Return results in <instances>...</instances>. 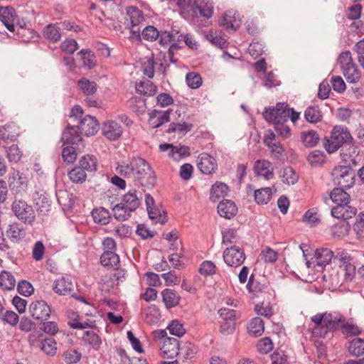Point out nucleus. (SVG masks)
Masks as SVG:
<instances>
[{"label":"nucleus","instance_id":"obj_32","mask_svg":"<svg viewBox=\"0 0 364 364\" xmlns=\"http://www.w3.org/2000/svg\"><path fill=\"white\" fill-rule=\"evenodd\" d=\"M77 86L85 96L94 95L97 90V83L86 77H82L77 82Z\"/></svg>","mask_w":364,"mask_h":364},{"label":"nucleus","instance_id":"obj_39","mask_svg":"<svg viewBox=\"0 0 364 364\" xmlns=\"http://www.w3.org/2000/svg\"><path fill=\"white\" fill-rule=\"evenodd\" d=\"M341 70L348 82L354 83L359 80L360 75L355 63L350 64Z\"/></svg>","mask_w":364,"mask_h":364},{"label":"nucleus","instance_id":"obj_46","mask_svg":"<svg viewBox=\"0 0 364 364\" xmlns=\"http://www.w3.org/2000/svg\"><path fill=\"white\" fill-rule=\"evenodd\" d=\"M198 351V348L192 343L186 342L179 346V354H182L185 360H191Z\"/></svg>","mask_w":364,"mask_h":364},{"label":"nucleus","instance_id":"obj_34","mask_svg":"<svg viewBox=\"0 0 364 364\" xmlns=\"http://www.w3.org/2000/svg\"><path fill=\"white\" fill-rule=\"evenodd\" d=\"M247 330L251 336L258 337L262 335L264 330V323L259 317L253 318L247 326Z\"/></svg>","mask_w":364,"mask_h":364},{"label":"nucleus","instance_id":"obj_6","mask_svg":"<svg viewBox=\"0 0 364 364\" xmlns=\"http://www.w3.org/2000/svg\"><path fill=\"white\" fill-rule=\"evenodd\" d=\"M332 176L334 184L342 188L348 189L355 183V171L350 166L335 167L332 171Z\"/></svg>","mask_w":364,"mask_h":364},{"label":"nucleus","instance_id":"obj_11","mask_svg":"<svg viewBox=\"0 0 364 364\" xmlns=\"http://www.w3.org/2000/svg\"><path fill=\"white\" fill-rule=\"evenodd\" d=\"M197 166L204 174H211L218 167L215 159L207 153H202L198 156Z\"/></svg>","mask_w":364,"mask_h":364},{"label":"nucleus","instance_id":"obj_16","mask_svg":"<svg viewBox=\"0 0 364 364\" xmlns=\"http://www.w3.org/2000/svg\"><path fill=\"white\" fill-rule=\"evenodd\" d=\"M340 329L341 333L346 337L358 336L363 332L362 328L356 323L353 318H349L348 319L345 318Z\"/></svg>","mask_w":364,"mask_h":364},{"label":"nucleus","instance_id":"obj_63","mask_svg":"<svg viewBox=\"0 0 364 364\" xmlns=\"http://www.w3.org/2000/svg\"><path fill=\"white\" fill-rule=\"evenodd\" d=\"M82 339L93 346H99L101 343L99 336L93 331H87L82 336Z\"/></svg>","mask_w":364,"mask_h":364},{"label":"nucleus","instance_id":"obj_15","mask_svg":"<svg viewBox=\"0 0 364 364\" xmlns=\"http://www.w3.org/2000/svg\"><path fill=\"white\" fill-rule=\"evenodd\" d=\"M126 15L125 23L131 27H136L144 21L143 11L134 6H130L127 8Z\"/></svg>","mask_w":364,"mask_h":364},{"label":"nucleus","instance_id":"obj_27","mask_svg":"<svg viewBox=\"0 0 364 364\" xmlns=\"http://www.w3.org/2000/svg\"><path fill=\"white\" fill-rule=\"evenodd\" d=\"M334 253L328 248L317 249L315 252V259L316 265L325 267L328 264L333 258L335 259Z\"/></svg>","mask_w":364,"mask_h":364},{"label":"nucleus","instance_id":"obj_31","mask_svg":"<svg viewBox=\"0 0 364 364\" xmlns=\"http://www.w3.org/2000/svg\"><path fill=\"white\" fill-rule=\"evenodd\" d=\"M101 264L107 268L118 269L119 265V257L115 252H103L100 257Z\"/></svg>","mask_w":364,"mask_h":364},{"label":"nucleus","instance_id":"obj_5","mask_svg":"<svg viewBox=\"0 0 364 364\" xmlns=\"http://www.w3.org/2000/svg\"><path fill=\"white\" fill-rule=\"evenodd\" d=\"M353 141V136L347 127L336 126L329 139H325L323 146L329 154L334 153L343 144H350Z\"/></svg>","mask_w":364,"mask_h":364},{"label":"nucleus","instance_id":"obj_51","mask_svg":"<svg viewBox=\"0 0 364 364\" xmlns=\"http://www.w3.org/2000/svg\"><path fill=\"white\" fill-rule=\"evenodd\" d=\"M6 156L10 162H18L21 156L22 152L16 144H12L6 147Z\"/></svg>","mask_w":364,"mask_h":364},{"label":"nucleus","instance_id":"obj_43","mask_svg":"<svg viewBox=\"0 0 364 364\" xmlns=\"http://www.w3.org/2000/svg\"><path fill=\"white\" fill-rule=\"evenodd\" d=\"M35 200L37 210L40 213L46 215L50 210L51 202L46 195L41 194Z\"/></svg>","mask_w":364,"mask_h":364},{"label":"nucleus","instance_id":"obj_56","mask_svg":"<svg viewBox=\"0 0 364 364\" xmlns=\"http://www.w3.org/2000/svg\"><path fill=\"white\" fill-rule=\"evenodd\" d=\"M218 314L223 321H232L235 323L237 318L240 316V314L235 310L228 308H221L218 311Z\"/></svg>","mask_w":364,"mask_h":364},{"label":"nucleus","instance_id":"obj_22","mask_svg":"<svg viewBox=\"0 0 364 364\" xmlns=\"http://www.w3.org/2000/svg\"><path fill=\"white\" fill-rule=\"evenodd\" d=\"M169 114L170 112L168 110L161 112L154 109L149 113V124L154 128H158L170 121Z\"/></svg>","mask_w":364,"mask_h":364},{"label":"nucleus","instance_id":"obj_20","mask_svg":"<svg viewBox=\"0 0 364 364\" xmlns=\"http://www.w3.org/2000/svg\"><path fill=\"white\" fill-rule=\"evenodd\" d=\"M220 25L226 30L235 31L240 26V20L234 11H228L223 14Z\"/></svg>","mask_w":364,"mask_h":364},{"label":"nucleus","instance_id":"obj_36","mask_svg":"<svg viewBox=\"0 0 364 364\" xmlns=\"http://www.w3.org/2000/svg\"><path fill=\"white\" fill-rule=\"evenodd\" d=\"M136 90L141 95L152 96L156 92L157 87L151 81L145 80L136 84Z\"/></svg>","mask_w":364,"mask_h":364},{"label":"nucleus","instance_id":"obj_42","mask_svg":"<svg viewBox=\"0 0 364 364\" xmlns=\"http://www.w3.org/2000/svg\"><path fill=\"white\" fill-rule=\"evenodd\" d=\"M16 285L14 277L9 272L2 271L0 273V287L5 290H11Z\"/></svg>","mask_w":364,"mask_h":364},{"label":"nucleus","instance_id":"obj_19","mask_svg":"<svg viewBox=\"0 0 364 364\" xmlns=\"http://www.w3.org/2000/svg\"><path fill=\"white\" fill-rule=\"evenodd\" d=\"M254 171L256 175L262 176L267 180H269L274 176L272 163L267 160H257L255 164Z\"/></svg>","mask_w":364,"mask_h":364},{"label":"nucleus","instance_id":"obj_50","mask_svg":"<svg viewBox=\"0 0 364 364\" xmlns=\"http://www.w3.org/2000/svg\"><path fill=\"white\" fill-rule=\"evenodd\" d=\"M347 220L343 219V221L334 225L332 227V233L335 237H343L346 235L349 231L350 225Z\"/></svg>","mask_w":364,"mask_h":364},{"label":"nucleus","instance_id":"obj_18","mask_svg":"<svg viewBox=\"0 0 364 364\" xmlns=\"http://www.w3.org/2000/svg\"><path fill=\"white\" fill-rule=\"evenodd\" d=\"M10 189L16 193H19L24 190L27 186L26 178L20 173L19 171H14L8 180Z\"/></svg>","mask_w":364,"mask_h":364},{"label":"nucleus","instance_id":"obj_64","mask_svg":"<svg viewBox=\"0 0 364 364\" xmlns=\"http://www.w3.org/2000/svg\"><path fill=\"white\" fill-rule=\"evenodd\" d=\"M261 255L265 262L274 263L277 260L279 254L273 249L267 247L262 251Z\"/></svg>","mask_w":364,"mask_h":364},{"label":"nucleus","instance_id":"obj_60","mask_svg":"<svg viewBox=\"0 0 364 364\" xmlns=\"http://www.w3.org/2000/svg\"><path fill=\"white\" fill-rule=\"evenodd\" d=\"M141 34L144 40L155 41L158 40L159 31L153 26H148L142 31Z\"/></svg>","mask_w":364,"mask_h":364},{"label":"nucleus","instance_id":"obj_23","mask_svg":"<svg viewBox=\"0 0 364 364\" xmlns=\"http://www.w3.org/2000/svg\"><path fill=\"white\" fill-rule=\"evenodd\" d=\"M15 18V11L12 7L0 6V21L4 24L6 28L11 32L15 30L14 21Z\"/></svg>","mask_w":364,"mask_h":364},{"label":"nucleus","instance_id":"obj_37","mask_svg":"<svg viewBox=\"0 0 364 364\" xmlns=\"http://www.w3.org/2000/svg\"><path fill=\"white\" fill-rule=\"evenodd\" d=\"M305 119L310 123H317L322 119V114L318 106H309L304 112Z\"/></svg>","mask_w":364,"mask_h":364},{"label":"nucleus","instance_id":"obj_62","mask_svg":"<svg viewBox=\"0 0 364 364\" xmlns=\"http://www.w3.org/2000/svg\"><path fill=\"white\" fill-rule=\"evenodd\" d=\"M64 360L68 363H77L81 358V353H79L77 350L75 349H69L65 351L63 353Z\"/></svg>","mask_w":364,"mask_h":364},{"label":"nucleus","instance_id":"obj_30","mask_svg":"<svg viewBox=\"0 0 364 364\" xmlns=\"http://www.w3.org/2000/svg\"><path fill=\"white\" fill-rule=\"evenodd\" d=\"M92 216L96 223L107 225L111 219V214L108 210L103 207L97 208L92 210Z\"/></svg>","mask_w":364,"mask_h":364},{"label":"nucleus","instance_id":"obj_40","mask_svg":"<svg viewBox=\"0 0 364 364\" xmlns=\"http://www.w3.org/2000/svg\"><path fill=\"white\" fill-rule=\"evenodd\" d=\"M301 139L303 144L306 147H313L316 146L319 141L318 134L314 130L303 132L301 135Z\"/></svg>","mask_w":364,"mask_h":364},{"label":"nucleus","instance_id":"obj_26","mask_svg":"<svg viewBox=\"0 0 364 364\" xmlns=\"http://www.w3.org/2000/svg\"><path fill=\"white\" fill-rule=\"evenodd\" d=\"M53 290L60 295H68L73 291V284L70 279L63 277L55 281Z\"/></svg>","mask_w":364,"mask_h":364},{"label":"nucleus","instance_id":"obj_52","mask_svg":"<svg viewBox=\"0 0 364 364\" xmlns=\"http://www.w3.org/2000/svg\"><path fill=\"white\" fill-rule=\"evenodd\" d=\"M78 54L82 55L83 67L91 69L95 65V56L90 50H82Z\"/></svg>","mask_w":364,"mask_h":364},{"label":"nucleus","instance_id":"obj_49","mask_svg":"<svg viewBox=\"0 0 364 364\" xmlns=\"http://www.w3.org/2000/svg\"><path fill=\"white\" fill-rule=\"evenodd\" d=\"M149 218L155 223L164 224L167 221V215L163 210L162 212L155 206L153 208L147 210Z\"/></svg>","mask_w":364,"mask_h":364},{"label":"nucleus","instance_id":"obj_28","mask_svg":"<svg viewBox=\"0 0 364 364\" xmlns=\"http://www.w3.org/2000/svg\"><path fill=\"white\" fill-rule=\"evenodd\" d=\"M119 204L122 205V206L132 213L139 206L140 200L136 195L135 191H129L123 196Z\"/></svg>","mask_w":364,"mask_h":364},{"label":"nucleus","instance_id":"obj_38","mask_svg":"<svg viewBox=\"0 0 364 364\" xmlns=\"http://www.w3.org/2000/svg\"><path fill=\"white\" fill-rule=\"evenodd\" d=\"M79 166L86 172H94L97 170V160L90 155L84 156L79 161Z\"/></svg>","mask_w":364,"mask_h":364},{"label":"nucleus","instance_id":"obj_9","mask_svg":"<svg viewBox=\"0 0 364 364\" xmlns=\"http://www.w3.org/2000/svg\"><path fill=\"white\" fill-rule=\"evenodd\" d=\"M223 257L225 264L230 267H239L245 259L244 250L235 245L226 248Z\"/></svg>","mask_w":364,"mask_h":364},{"label":"nucleus","instance_id":"obj_17","mask_svg":"<svg viewBox=\"0 0 364 364\" xmlns=\"http://www.w3.org/2000/svg\"><path fill=\"white\" fill-rule=\"evenodd\" d=\"M161 351L164 357L167 358H173L179 355L178 341L174 338H167L164 341Z\"/></svg>","mask_w":364,"mask_h":364},{"label":"nucleus","instance_id":"obj_12","mask_svg":"<svg viewBox=\"0 0 364 364\" xmlns=\"http://www.w3.org/2000/svg\"><path fill=\"white\" fill-rule=\"evenodd\" d=\"M78 127L80 134L89 136L97 132L100 129V124L95 117L87 114L81 119Z\"/></svg>","mask_w":364,"mask_h":364},{"label":"nucleus","instance_id":"obj_61","mask_svg":"<svg viewBox=\"0 0 364 364\" xmlns=\"http://www.w3.org/2000/svg\"><path fill=\"white\" fill-rule=\"evenodd\" d=\"M272 348L273 343L269 337L261 338L257 344V350L264 354L268 353Z\"/></svg>","mask_w":364,"mask_h":364},{"label":"nucleus","instance_id":"obj_3","mask_svg":"<svg viewBox=\"0 0 364 364\" xmlns=\"http://www.w3.org/2000/svg\"><path fill=\"white\" fill-rule=\"evenodd\" d=\"M344 189L335 188L330 193V199L336 204L331 209V215L338 219L348 220L356 215L357 209L349 205L350 196Z\"/></svg>","mask_w":364,"mask_h":364},{"label":"nucleus","instance_id":"obj_7","mask_svg":"<svg viewBox=\"0 0 364 364\" xmlns=\"http://www.w3.org/2000/svg\"><path fill=\"white\" fill-rule=\"evenodd\" d=\"M11 210L15 216L24 223L32 225L36 220L33 208L23 200H14L11 205Z\"/></svg>","mask_w":364,"mask_h":364},{"label":"nucleus","instance_id":"obj_8","mask_svg":"<svg viewBox=\"0 0 364 364\" xmlns=\"http://www.w3.org/2000/svg\"><path fill=\"white\" fill-rule=\"evenodd\" d=\"M263 116L268 122L274 124L287 122L289 118V107L285 102H278L275 107L266 108Z\"/></svg>","mask_w":364,"mask_h":364},{"label":"nucleus","instance_id":"obj_57","mask_svg":"<svg viewBox=\"0 0 364 364\" xmlns=\"http://www.w3.org/2000/svg\"><path fill=\"white\" fill-rule=\"evenodd\" d=\"M62 157L65 162L68 164L73 163L77 159L75 149L73 146H67L63 149Z\"/></svg>","mask_w":364,"mask_h":364},{"label":"nucleus","instance_id":"obj_58","mask_svg":"<svg viewBox=\"0 0 364 364\" xmlns=\"http://www.w3.org/2000/svg\"><path fill=\"white\" fill-rule=\"evenodd\" d=\"M193 128L192 124L183 122L181 123H171L167 130V133L171 134L172 132H178L180 133H186L191 130Z\"/></svg>","mask_w":364,"mask_h":364},{"label":"nucleus","instance_id":"obj_47","mask_svg":"<svg viewBox=\"0 0 364 364\" xmlns=\"http://www.w3.org/2000/svg\"><path fill=\"white\" fill-rule=\"evenodd\" d=\"M112 211L114 218L119 221H125L128 220L132 213L131 211L119 203H117L113 207Z\"/></svg>","mask_w":364,"mask_h":364},{"label":"nucleus","instance_id":"obj_41","mask_svg":"<svg viewBox=\"0 0 364 364\" xmlns=\"http://www.w3.org/2000/svg\"><path fill=\"white\" fill-rule=\"evenodd\" d=\"M129 108L137 114L144 113L146 110V102L141 97H133L127 101Z\"/></svg>","mask_w":364,"mask_h":364},{"label":"nucleus","instance_id":"obj_13","mask_svg":"<svg viewBox=\"0 0 364 364\" xmlns=\"http://www.w3.org/2000/svg\"><path fill=\"white\" fill-rule=\"evenodd\" d=\"M81 134L78 126L68 124L62 134L61 141L64 146L75 145L81 141Z\"/></svg>","mask_w":364,"mask_h":364},{"label":"nucleus","instance_id":"obj_4","mask_svg":"<svg viewBox=\"0 0 364 364\" xmlns=\"http://www.w3.org/2000/svg\"><path fill=\"white\" fill-rule=\"evenodd\" d=\"M335 260L338 261L340 269L339 274L342 275L338 277L337 284L343 285L353 281L356 274L354 258L346 251H338L335 255Z\"/></svg>","mask_w":364,"mask_h":364},{"label":"nucleus","instance_id":"obj_35","mask_svg":"<svg viewBox=\"0 0 364 364\" xmlns=\"http://www.w3.org/2000/svg\"><path fill=\"white\" fill-rule=\"evenodd\" d=\"M228 186L222 182H217L210 189V199L213 202L218 201L221 197H224L228 192Z\"/></svg>","mask_w":364,"mask_h":364},{"label":"nucleus","instance_id":"obj_1","mask_svg":"<svg viewBox=\"0 0 364 364\" xmlns=\"http://www.w3.org/2000/svg\"><path fill=\"white\" fill-rule=\"evenodd\" d=\"M116 171L120 176L138 181L148 188H153L156 182L155 173L151 166L141 157H134L129 163L123 162L119 164Z\"/></svg>","mask_w":364,"mask_h":364},{"label":"nucleus","instance_id":"obj_59","mask_svg":"<svg viewBox=\"0 0 364 364\" xmlns=\"http://www.w3.org/2000/svg\"><path fill=\"white\" fill-rule=\"evenodd\" d=\"M199 272L205 277L212 276L216 272V266L213 262L205 260L201 263Z\"/></svg>","mask_w":364,"mask_h":364},{"label":"nucleus","instance_id":"obj_14","mask_svg":"<svg viewBox=\"0 0 364 364\" xmlns=\"http://www.w3.org/2000/svg\"><path fill=\"white\" fill-rule=\"evenodd\" d=\"M103 135L110 141H116L122 134V127L115 121H108L102 125V128Z\"/></svg>","mask_w":364,"mask_h":364},{"label":"nucleus","instance_id":"obj_54","mask_svg":"<svg viewBox=\"0 0 364 364\" xmlns=\"http://www.w3.org/2000/svg\"><path fill=\"white\" fill-rule=\"evenodd\" d=\"M186 81L188 87L192 89L198 88L203 82L201 76L196 73L191 72L186 75Z\"/></svg>","mask_w":364,"mask_h":364},{"label":"nucleus","instance_id":"obj_21","mask_svg":"<svg viewBox=\"0 0 364 364\" xmlns=\"http://www.w3.org/2000/svg\"><path fill=\"white\" fill-rule=\"evenodd\" d=\"M237 212V208L234 202L230 200H222L218 205V213L226 219L233 218Z\"/></svg>","mask_w":364,"mask_h":364},{"label":"nucleus","instance_id":"obj_29","mask_svg":"<svg viewBox=\"0 0 364 364\" xmlns=\"http://www.w3.org/2000/svg\"><path fill=\"white\" fill-rule=\"evenodd\" d=\"M163 301L167 309L173 308L179 303L181 297L176 291L171 289H166L161 292Z\"/></svg>","mask_w":364,"mask_h":364},{"label":"nucleus","instance_id":"obj_25","mask_svg":"<svg viewBox=\"0 0 364 364\" xmlns=\"http://www.w3.org/2000/svg\"><path fill=\"white\" fill-rule=\"evenodd\" d=\"M6 236L14 242H19L26 236V230L22 225L15 222L9 225Z\"/></svg>","mask_w":364,"mask_h":364},{"label":"nucleus","instance_id":"obj_10","mask_svg":"<svg viewBox=\"0 0 364 364\" xmlns=\"http://www.w3.org/2000/svg\"><path fill=\"white\" fill-rule=\"evenodd\" d=\"M29 311L32 317L41 321H46L49 318L51 312L49 306L43 300L32 302L29 306Z\"/></svg>","mask_w":364,"mask_h":364},{"label":"nucleus","instance_id":"obj_48","mask_svg":"<svg viewBox=\"0 0 364 364\" xmlns=\"http://www.w3.org/2000/svg\"><path fill=\"white\" fill-rule=\"evenodd\" d=\"M68 177L73 183H82L85 181L87 174L78 165L68 172Z\"/></svg>","mask_w":364,"mask_h":364},{"label":"nucleus","instance_id":"obj_2","mask_svg":"<svg viewBox=\"0 0 364 364\" xmlns=\"http://www.w3.org/2000/svg\"><path fill=\"white\" fill-rule=\"evenodd\" d=\"M345 318L344 315L338 311L317 314L311 317V321L316 325L313 329V333L326 338L328 331H336L340 329Z\"/></svg>","mask_w":364,"mask_h":364},{"label":"nucleus","instance_id":"obj_45","mask_svg":"<svg viewBox=\"0 0 364 364\" xmlns=\"http://www.w3.org/2000/svg\"><path fill=\"white\" fill-rule=\"evenodd\" d=\"M270 188H262L255 191V200L258 204H267L271 199Z\"/></svg>","mask_w":364,"mask_h":364},{"label":"nucleus","instance_id":"obj_44","mask_svg":"<svg viewBox=\"0 0 364 364\" xmlns=\"http://www.w3.org/2000/svg\"><path fill=\"white\" fill-rule=\"evenodd\" d=\"M307 161L311 166H322L326 161V156L323 151L314 150L309 153Z\"/></svg>","mask_w":364,"mask_h":364},{"label":"nucleus","instance_id":"obj_24","mask_svg":"<svg viewBox=\"0 0 364 364\" xmlns=\"http://www.w3.org/2000/svg\"><path fill=\"white\" fill-rule=\"evenodd\" d=\"M193 9L199 11L200 16L209 19L213 14V4L210 0H195Z\"/></svg>","mask_w":364,"mask_h":364},{"label":"nucleus","instance_id":"obj_55","mask_svg":"<svg viewBox=\"0 0 364 364\" xmlns=\"http://www.w3.org/2000/svg\"><path fill=\"white\" fill-rule=\"evenodd\" d=\"M281 176L283 178V182L287 184H294L298 180V176L291 167L284 168L282 171Z\"/></svg>","mask_w":364,"mask_h":364},{"label":"nucleus","instance_id":"obj_33","mask_svg":"<svg viewBox=\"0 0 364 364\" xmlns=\"http://www.w3.org/2000/svg\"><path fill=\"white\" fill-rule=\"evenodd\" d=\"M349 353L355 357H364V339L360 338H353L348 348Z\"/></svg>","mask_w":364,"mask_h":364},{"label":"nucleus","instance_id":"obj_53","mask_svg":"<svg viewBox=\"0 0 364 364\" xmlns=\"http://www.w3.org/2000/svg\"><path fill=\"white\" fill-rule=\"evenodd\" d=\"M43 33L45 37L53 42H57L60 38L59 29L53 24L48 25L44 28Z\"/></svg>","mask_w":364,"mask_h":364}]
</instances>
